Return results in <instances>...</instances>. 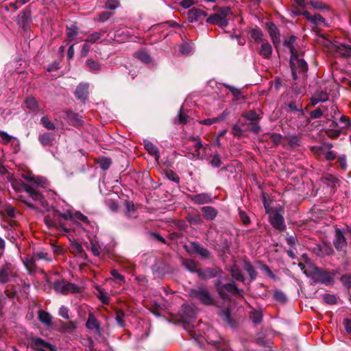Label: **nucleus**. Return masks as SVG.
Instances as JSON below:
<instances>
[{
    "instance_id": "nucleus-56",
    "label": "nucleus",
    "mask_w": 351,
    "mask_h": 351,
    "mask_svg": "<svg viewBox=\"0 0 351 351\" xmlns=\"http://www.w3.org/2000/svg\"><path fill=\"white\" fill-rule=\"evenodd\" d=\"M114 12L110 11H105L98 15L97 21L101 23H104L108 20L112 15Z\"/></svg>"
},
{
    "instance_id": "nucleus-62",
    "label": "nucleus",
    "mask_w": 351,
    "mask_h": 351,
    "mask_svg": "<svg viewBox=\"0 0 351 351\" xmlns=\"http://www.w3.org/2000/svg\"><path fill=\"white\" fill-rule=\"evenodd\" d=\"M87 65L88 68L93 71H98L101 69L100 65L93 59H88L87 60Z\"/></svg>"
},
{
    "instance_id": "nucleus-12",
    "label": "nucleus",
    "mask_w": 351,
    "mask_h": 351,
    "mask_svg": "<svg viewBox=\"0 0 351 351\" xmlns=\"http://www.w3.org/2000/svg\"><path fill=\"white\" fill-rule=\"evenodd\" d=\"M31 22V12L29 10H25L18 15L17 23L23 29H28Z\"/></svg>"
},
{
    "instance_id": "nucleus-45",
    "label": "nucleus",
    "mask_w": 351,
    "mask_h": 351,
    "mask_svg": "<svg viewBox=\"0 0 351 351\" xmlns=\"http://www.w3.org/2000/svg\"><path fill=\"white\" fill-rule=\"evenodd\" d=\"M66 31L69 41H71L77 35V27L75 25L67 27Z\"/></svg>"
},
{
    "instance_id": "nucleus-21",
    "label": "nucleus",
    "mask_w": 351,
    "mask_h": 351,
    "mask_svg": "<svg viewBox=\"0 0 351 351\" xmlns=\"http://www.w3.org/2000/svg\"><path fill=\"white\" fill-rule=\"evenodd\" d=\"M329 96L326 91L322 90H317L315 95L311 97V104L313 106L317 104L319 102H324L328 100Z\"/></svg>"
},
{
    "instance_id": "nucleus-57",
    "label": "nucleus",
    "mask_w": 351,
    "mask_h": 351,
    "mask_svg": "<svg viewBox=\"0 0 351 351\" xmlns=\"http://www.w3.org/2000/svg\"><path fill=\"white\" fill-rule=\"evenodd\" d=\"M274 298L276 301L280 302L281 303H285L287 301L286 295L282 291L280 290L276 291L274 292Z\"/></svg>"
},
{
    "instance_id": "nucleus-31",
    "label": "nucleus",
    "mask_w": 351,
    "mask_h": 351,
    "mask_svg": "<svg viewBox=\"0 0 351 351\" xmlns=\"http://www.w3.org/2000/svg\"><path fill=\"white\" fill-rule=\"evenodd\" d=\"M227 114L223 112L222 114L219 115L217 117L209 118L199 121V123L206 125H210L213 123H219L225 119Z\"/></svg>"
},
{
    "instance_id": "nucleus-28",
    "label": "nucleus",
    "mask_w": 351,
    "mask_h": 351,
    "mask_svg": "<svg viewBox=\"0 0 351 351\" xmlns=\"http://www.w3.org/2000/svg\"><path fill=\"white\" fill-rule=\"evenodd\" d=\"M44 260L46 261H51V255L42 250L36 251L34 253L32 261L35 263L36 261Z\"/></svg>"
},
{
    "instance_id": "nucleus-50",
    "label": "nucleus",
    "mask_w": 351,
    "mask_h": 351,
    "mask_svg": "<svg viewBox=\"0 0 351 351\" xmlns=\"http://www.w3.org/2000/svg\"><path fill=\"white\" fill-rule=\"evenodd\" d=\"M97 296L101 300L103 304H108L110 301L109 297H108L104 291L100 288H97Z\"/></svg>"
},
{
    "instance_id": "nucleus-52",
    "label": "nucleus",
    "mask_w": 351,
    "mask_h": 351,
    "mask_svg": "<svg viewBox=\"0 0 351 351\" xmlns=\"http://www.w3.org/2000/svg\"><path fill=\"white\" fill-rule=\"evenodd\" d=\"M98 163L102 169H107L111 165V160L106 157H102L99 158Z\"/></svg>"
},
{
    "instance_id": "nucleus-20",
    "label": "nucleus",
    "mask_w": 351,
    "mask_h": 351,
    "mask_svg": "<svg viewBox=\"0 0 351 351\" xmlns=\"http://www.w3.org/2000/svg\"><path fill=\"white\" fill-rule=\"evenodd\" d=\"M272 47L266 40L263 41L258 51L259 55L265 59H269L272 54Z\"/></svg>"
},
{
    "instance_id": "nucleus-55",
    "label": "nucleus",
    "mask_w": 351,
    "mask_h": 351,
    "mask_svg": "<svg viewBox=\"0 0 351 351\" xmlns=\"http://www.w3.org/2000/svg\"><path fill=\"white\" fill-rule=\"evenodd\" d=\"M339 123L341 124V129H348L351 126V122L350 119L345 115H342L340 117Z\"/></svg>"
},
{
    "instance_id": "nucleus-64",
    "label": "nucleus",
    "mask_w": 351,
    "mask_h": 351,
    "mask_svg": "<svg viewBox=\"0 0 351 351\" xmlns=\"http://www.w3.org/2000/svg\"><path fill=\"white\" fill-rule=\"evenodd\" d=\"M232 133L234 136L240 137L243 134V130L238 125H234L232 128Z\"/></svg>"
},
{
    "instance_id": "nucleus-7",
    "label": "nucleus",
    "mask_w": 351,
    "mask_h": 351,
    "mask_svg": "<svg viewBox=\"0 0 351 351\" xmlns=\"http://www.w3.org/2000/svg\"><path fill=\"white\" fill-rule=\"evenodd\" d=\"M229 8H222L218 13L211 14L206 19V23L208 24L217 25L221 27H226L228 25L226 19Z\"/></svg>"
},
{
    "instance_id": "nucleus-43",
    "label": "nucleus",
    "mask_w": 351,
    "mask_h": 351,
    "mask_svg": "<svg viewBox=\"0 0 351 351\" xmlns=\"http://www.w3.org/2000/svg\"><path fill=\"white\" fill-rule=\"evenodd\" d=\"M285 105L287 108H289L291 111L300 112L302 110V103L300 102V100L291 101V102H289L288 104H285Z\"/></svg>"
},
{
    "instance_id": "nucleus-2",
    "label": "nucleus",
    "mask_w": 351,
    "mask_h": 351,
    "mask_svg": "<svg viewBox=\"0 0 351 351\" xmlns=\"http://www.w3.org/2000/svg\"><path fill=\"white\" fill-rule=\"evenodd\" d=\"M304 274L312 278L314 282H321L326 285H331L334 282V276L330 272L323 271L317 267H313L310 271L305 270Z\"/></svg>"
},
{
    "instance_id": "nucleus-42",
    "label": "nucleus",
    "mask_w": 351,
    "mask_h": 351,
    "mask_svg": "<svg viewBox=\"0 0 351 351\" xmlns=\"http://www.w3.org/2000/svg\"><path fill=\"white\" fill-rule=\"evenodd\" d=\"M288 145L291 147H295L300 145V138L297 135H289L286 136Z\"/></svg>"
},
{
    "instance_id": "nucleus-60",
    "label": "nucleus",
    "mask_w": 351,
    "mask_h": 351,
    "mask_svg": "<svg viewBox=\"0 0 351 351\" xmlns=\"http://www.w3.org/2000/svg\"><path fill=\"white\" fill-rule=\"evenodd\" d=\"M119 5V0H107L105 4V8L109 10H115Z\"/></svg>"
},
{
    "instance_id": "nucleus-9",
    "label": "nucleus",
    "mask_w": 351,
    "mask_h": 351,
    "mask_svg": "<svg viewBox=\"0 0 351 351\" xmlns=\"http://www.w3.org/2000/svg\"><path fill=\"white\" fill-rule=\"evenodd\" d=\"M15 275L14 265L10 263H6L0 267V283H7Z\"/></svg>"
},
{
    "instance_id": "nucleus-10",
    "label": "nucleus",
    "mask_w": 351,
    "mask_h": 351,
    "mask_svg": "<svg viewBox=\"0 0 351 351\" xmlns=\"http://www.w3.org/2000/svg\"><path fill=\"white\" fill-rule=\"evenodd\" d=\"M215 286L219 295L223 299L228 298L226 292L232 294H237L239 293V290L234 283H228L221 285L220 281H217Z\"/></svg>"
},
{
    "instance_id": "nucleus-16",
    "label": "nucleus",
    "mask_w": 351,
    "mask_h": 351,
    "mask_svg": "<svg viewBox=\"0 0 351 351\" xmlns=\"http://www.w3.org/2000/svg\"><path fill=\"white\" fill-rule=\"evenodd\" d=\"M88 84L81 83L80 84L75 91V97L81 101H85L88 95Z\"/></svg>"
},
{
    "instance_id": "nucleus-24",
    "label": "nucleus",
    "mask_w": 351,
    "mask_h": 351,
    "mask_svg": "<svg viewBox=\"0 0 351 351\" xmlns=\"http://www.w3.org/2000/svg\"><path fill=\"white\" fill-rule=\"evenodd\" d=\"M191 200L198 204H208L212 202L210 195L208 193L196 194L191 197Z\"/></svg>"
},
{
    "instance_id": "nucleus-1",
    "label": "nucleus",
    "mask_w": 351,
    "mask_h": 351,
    "mask_svg": "<svg viewBox=\"0 0 351 351\" xmlns=\"http://www.w3.org/2000/svg\"><path fill=\"white\" fill-rule=\"evenodd\" d=\"M29 184H24V190L29 195L30 199L26 202V204L34 209H46L47 202L44 197L37 191L39 187H43L46 180L43 177H23Z\"/></svg>"
},
{
    "instance_id": "nucleus-5",
    "label": "nucleus",
    "mask_w": 351,
    "mask_h": 351,
    "mask_svg": "<svg viewBox=\"0 0 351 351\" xmlns=\"http://www.w3.org/2000/svg\"><path fill=\"white\" fill-rule=\"evenodd\" d=\"M189 295L193 298L197 299L204 305L210 306L214 304L213 298L209 291L203 287L191 289L189 291Z\"/></svg>"
},
{
    "instance_id": "nucleus-11",
    "label": "nucleus",
    "mask_w": 351,
    "mask_h": 351,
    "mask_svg": "<svg viewBox=\"0 0 351 351\" xmlns=\"http://www.w3.org/2000/svg\"><path fill=\"white\" fill-rule=\"evenodd\" d=\"M206 16L207 13L205 11L197 8H193L187 12L188 20L191 23L199 21Z\"/></svg>"
},
{
    "instance_id": "nucleus-49",
    "label": "nucleus",
    "mask_w": 351,
    "mask_h": 351,
    "mask_svg": "<svg viewBox=\"0 0 351 351\" xmlns=\"http://www.w3.org/2000/svg\"><path fill=\"white\" fill-rule=\"evenodd\" d=\"M136 57L140 59L142 62L148 63L151 62V58L149 55L144 51H139L136 53Z\"/></svg>"
},
{
    "instance_id": "nucleus-26",
    "label": "nucleus",
    "mask_w": 351,
    "mask_h": 351,
    "mask_svg": "<svg viewBox=\"0 0 351 351\" xmlns=\"http://www.w3.org/2000/svg\"><path fill=\"white\" fill-rule=\"evenodd\" d=\"M191 245L192 250L198 254L201 257L206 258L210 257V252L202 245L195 242L191 243Z\"/></svg>"
},
{
    "instance_id": "nucleus-51",
    "label": "nucleus",
    "mask_w": 351,
    "mask_h": 351,
    "mask_svg": "<svg viewBox=\"0 0 351 351\" xmlns=\"http://www.w3.org/2000/svg\"><path fill=\"white\" fill-rule=\"evenodd\" d=\"M192 50L191 44L184 43L179 46V52L182 54H189Z\"/></svg>"
},
{
    "instance_id": "nucleus-6",
    "label": "nucleus",
    "mask_w": 351,
    "mask_h": 351,
    "mask_svg": "<svg viewBox=\"0 0 351 351\" xmlns=\"http://www.w3.org/2000/svg\"><path fill=\"white\" fill-rule=\"evenodd\" d=\"M337 112V107L335 104H330L329 106H322L311 112L310 116L312 119H319L322 115L328 119L333 118Z\"/></svg>"
},
{
    "instance_id": "nucleus-18",
    "label": "nucleus",
    "mask_w": 351,
    "mask_h": 351,
    "mask_svg": "<svg viewBox=\"0 0 351 351\" xmlns=\"http://www.w3.org/2000/svg\"><path fill=\"white\" fill-rule=\"evenodd\" d=\"M334 49L341 57L348 58L351 56V45L344 43H337L334 45Z\"/></svg>"
},
{
    "instance_id": "nucleus-14",
    "label": "nucleus",
    "mask_w": 351,
    "mask_h": 351,
    "mask_svg": "<svg viewBox=\"0 0 351 351\" xmlns=\"http://www.w3.org/2000/svg\"><path fill=\"white\" fill-rule=\"evenodd\" d=\"M88 239L90 241V249L93 254L95 256H99L103 250V243L95 236H89Z\"/></svg>"
},
{
    "instance_id": "nucleus-46",
    "label": "nucleus",
    "mask_w": 351,
    "mask_h": 351,
    "mask_svg": "<svg viewBox=\"0 0 351 351\" xmlns=\"http://www.w3.org/2000/svg\"><path fill=\"white\" fill-rule=\"evenodd\" d=\"M243 117L252 122H258L261 119L260 115L254 110H250L245 112Z\"/></svg>"
},
{
    "instance_id": "nucleus-37",
    "label": "nucleus",
    "mask_w": 351,
    "mask_h": 351,
    "mask_svg": "<svg viewBox=\"0 0 351 351\" xmlns=\"http://www.w3.org/2000/svg\"><path fill=\"white\" fill-rule=\"evenodd\" d=\"M250 36L256 43H263L265 41L263 38V33L258 27L252 29L250 30Z\"/></svg>"
},
{
    "instance_id": "nucleus-25",
    "label": "nucleus",
    "mask_w": 351,
    "mask_h": 351,
    "mask_svg": "<svg viewBox=\"0 0 351 351\" xmlns=\"http://www.w3.org/2000/svg\"><path fill=\"white\" fill-rule=\"evenodd\" d=\"M332 145L330 143H326L324 144L320 147V153L323 155H324V157L328 160H332L335 158V154L333 153L332 151L330 150Z\"/></svg>"
},
{
    "instance_id": "nucleus-8",
    "label": "nucleus",
    "mask_w": 351,
    "mask_h": 351,
    "mask_svg": "<svg viewBox=\"0 0 351 351\" xmlns=\"http://www.w3.org/2000/svg\"><path fill=\"white\" fill-rule=\"evenodd\" d=\"M53 288L58 293L67 294L69 293H76L78 291V287L73 283L65 280H57L53 283Z\"/></svg>"
},
{
    "instance_id": "nucleus-22",
    "label": "nucleus",
    "mask_w": 351,
    "mask_h": 351,
    "mask_svg": "<svg viewBox=\"0 0 351 351\" xmlns=\"http://www.w3.org/2000/svg\"><path fill=\"white\" fill-rule=\"evenodd\" d=\"M269 34L271 38L272 43L276 47L280 44V32L278 27L274 24L269 26Z\"/></svg>"
},
{
    "instance_id": "nucleus-34",
    "label": "nucleus",
    "mask_w": 351,
    "mask_h": 351,
    "mask_svg": "<svg viewBox=\"0 0 351 351\" xmlns=\"http://www.w3.org/2000/svg\"><path fill=\"white\" fill-rule=\"evenodd\" d=\"M25 107L32 112H36L38 109V104L34 97H29L24 101Z\"/></svg>"
},
{
    "instance_id": "nucleus-59",
    "label": "nucleus",
    "mask_w": 351,
    "mask_h": 351,
    "mask_svg": "<svg viewBox=\"0 0 351 351\" xmlns=\"http://www.w3.org/2000/svg\"><path fill=\"white\" fill-rule=\"evenodd\" d=\"M110 274L116 280H119V282H117V283L119 286L121 285V282H124L125 281V277L123 275L120 274L117 270L112 269L111 270Z\"/></svg>"
},
{
    "instance_id": "nucleus-33",
    "label": "nucleus",
    "mask_w": 351,
    "mask_h": 351,
    "mask_svg": "<svg viewBox=\"0 0 351 351\" xmlns=\"http://www.w3.org/2000/svg\"><path fill=\"white\" fill-rule=\"evenodd\" d=\"M86 326L90 330L95 329L97 332H99V323L92 313L88 315Z\"/></svg>"
},
{
    "instance_id": "nucleus-41",
    "label": "nucleus",
    "mask_w": 351,
    "mask_h": 351,
    "mask_svg": "<svg viewBox=\"0 0 351 351\" xmlns=\"http://www.w3.org/2000/svg\"><path fill=\"white\" fill-rule=\"evenodd\" d=\"M250 318L254 324H259L263 320L262 312L261 311L253 310L250 313Z\"/></svg>"
},
{
    "instance_id": "nucleus-23",
    "label": "nucleus",
    "mask_w": 351,
    "mask_h": 351,
    "mask_svg": "<svg viewBox=\"0 0 351 351\" xmlns=\"http://www.w3.org/2000/svg\"><path fill=\"white\" fill-rule=\"evenodd\" d=\"M143 145L147 152L154 157L156 161H158L159 159V151L155 145L148 140H144Z\"/></svg>"
},
{
    "instance_id": "nucleus-61",
    "label": "nucleus",
    "mask_w": 351,
    "mask_h": 351,
    "mask_svg": "<svg viewBox=\"0 0 351 351\" xmlns=\"http://www.w3.org/2000/svg\"><path fill=\"white\" fill-rule=\"evenodd\" d=\"M73 221H82V222H84V223H88V220L87 217L84 215L80 212H76V213H73Z\"/></svg>"
},
{
    "instance_id": "nucleus-4",
    "label": "nucleus",
    "mask_w": 351,
    "mask_h": 351,
    "mask_svg": "<svg viewBox=\"0 0 351 351\" xmlns=\"http://www.w3.org/2000/svg\"><path fill=\"white\" fill-rule=\"evenodd\" d=\"M191 139L195 142L193 145L194 151L193 153L189 154V158L191 159H208L207 149L208 145H203L200 138L197 137H191Z\"/></svg>"
},
{
    "instance_id": "nucleus-15",
    "label": "nucleus",
    "mask_w": 351,
    "mask_h": 351,
    "mask_svg": "<svg viewBox=\"0 0 351 351\" xmlns=\"http://www.w3.org/2000/svg\"><path fill=\"white\" fill-rule=\"evenodd\" d=\"M269 222L275 229L281 230L285 228L284 218L278 213L269 215Z\"/></svg>"
},
{
    "instance_id": "nucleus-19",
    "label": "nucleus",
    "mask_w": 351,
    "mask_h": 351,
    "mask_svg": "<svg viewBox=\"0 0 351 351\" xmlns=\"http://www.w3.org/2000/svg\"><path fill=\"white\" fill-rule=\"evenodd\" d=\"M205 339L208 343L215 344L220 340L218 332L213 328H208L205 333Z\"/></svg>"
},
{
    "instance_id": "nucleus-32",
    "label": "nucleus",
    "mask_w": 351,
    "mask_h": 351,
    "mask_svg": "<svg viewBox=\"0 0 351 351\" xmlns=\"http://www.w3.org/2000/svg\"><path fill=\"white\" fill-rule=\"evenodd\" d=\"M66 119L70 124L75 125V126L80 124L81 119H80V116L78 115V114H77L71 110H68L66 112Z\"/></svg>"
},
{
    "instance_id": "nucleus-54",
    "label": "nucleus",
    "mask_w": 351,
    "mask_h": 351,
    "mask_svg": "<svg viewBox=\"0 0 351 351\" xmlns=\"http://www.w3.org/2000/svg\"><path fill=\"white\" fill-rule=\"evenodd\" d=\"M324 301L328 304H335L337 302V297L333 294L326 293L323 295Z\"/></svg>"
},
{
    "instance_id": "nucleus-27",
    "label": "nucleus",
    "mask_w": 351,
    "mask_h": 351,
    "mask_svg": "<svg viewBox=\"0 0 351 351\" xmlns=\"http://www.w3.org/2000/svg\"><path fill=\"white\" fill-rule=\"evenodd\" d=\"M309 21L311 23L320 25L322 23H325V19L319 14H315L314 15L311 14L308 12L304 11L302 13Z\"/></svg>"
},
{
    "instance_id": "nucleus-36",
    "label": "nucleus",
    "mask_w": 351,
    "mask_h": 351,
    "mask_svg": "<svg viewBox=\"0 0 351 351\" xmlns=\"http://www.w3.org/2000/svg\"><path fill=\"white\" fill-rule=\"evenodd\" d=\"M38 319L39 320L47 326L52 325L51 317L49 313L44 311H38Z\"/></svg>"
},
{
    "instance_id": "nucleus-58",
    "label": "nucleus",
    "mask_w": 351,
    "mask_h": 351,
    "mask_svg": "<svg viewBox=\"0 0 351 351\" xmlns=\"http://www.w3.org/2000/svg\"><path fill=\"white\" fill-rule=\"evenodd\" d=\"M76 328V326L74 322H69L68 323L64 324L62 326L61 330L62 331L64 332H73Z\"/></svg>"
},
{
    "instance_id": "nucleus-13",
    "label": "nucleus",
    "mask_w": 351,
    "mask_h": 351,
    "mask_svg": "<svg viewBox=\"0 0 351 351\" xmlns=\"http://www.w3.org/2000/svg\"><path fill=\"white\" fill-rule=\"evenodd\" d=\"M334 245L335 248L339 250H344L347 245L346 239L345 238L344 234L340 229L337 228L335 230V236L333 241Z\"/></svg>"
},
{
    "instance_id": "nucleus-53",
    "label": "nucleus",
    "mask_w": 351,
    "mask_h": 351,
    "mask_svg": "<svg viewBox=\"0 0 351 351\" xmlns=\"http://www.w3.org/2000/svg\"><path fill=\"white\" fill-rule=\"evenodd\" d=\"M41 123L43 125L47 130H55V125L48 119L47 117H43L41 118Z\"/></svg>"
},
{
    "instance_id": "nucleus-48",
    "label": "nucleus",
    "mask_w": 351,
    "mask_h": 351,
    "mask_svg": "<svg viewBox=\"0 0 351 351\" xmlns=\"http://www.w3.org/2000/svg\"><path fill=\"white\" fill-rule=\"evenodd\" d=\"M185 268L191 272H194L197 269V263L191 259H186L183 263Z\"/></svg>"
},
{
    "instance_id": "nucleus-29",
    "label": "nucleus",
    "mask_w": 351,
    "mask_h": 351,
    "mask_svg": "<svg viewBox=\"0 0 351 351\" xmlns=\"http://www.w3.org/2000/svg\"><path fill=\"white\" fill-rule=\"evenodd\" d=\"M202 211L207 220H213L217 215V210L211 206H204L202 208Z\"/></svg>"
},
{
    "instance_id": "nucleus-47",
    "label": "nucleus",
    "mask_w": 351,
    "mask_h": 351,
    "mask_svg": "<svg viewBox=\"0 0 351 351\" xmlns=\"http://www.w3.org/2000/svg\"><path fill=\"white\" fill-rule=\"evenodd\" d=\"M244 269L248 273V274L250 277V279L252 280H255V278H256L257 274H256L255 269H254V267L250 264V263L245 262L244 264Z\"/></svg>"
},
{
    "instance_id": "nucleus-40",
    "label": "nucleus",
    "mask_w": 351,
    "mask_h": 351,
    "mask_svg": "<svg viewBox=\"0 0 351 351\" xmlns=\"http://www.w3.org/2000/svg\"><path fill=\"white\" fill-rule=\"evenodd\" d=\"M230 271L231 273L232 276L237 280H239L241 282L244 280V277L242 274V271L237 265H232L230 267Z\"/></svg>"
},
{
    "instance_id": "nucleus-17",
    "label": "nucleus",
    "mask_w": 351,
    "mask_h": 351,
    "mask_svg": "<svg viewBox=\"0 0 351 351\" xmlns=\"http://www.w3.org/2000/svg\"><path fill=\"white\" fill-rule=\"evenodd\" d=\"M197 272L201 278L209 279L217 276L221 273V270L219 269L206 268L198 269Z\"/></svg>"
},
{
    "instance_id": "nucleus-63",
    "label": "nucleus",
    "mask_w": 351,
    "mask_h": 351,
    "mask_svg": "<svg viewBox=\"0 0 351 351\" xmlns=\"http://www.w3.org/2000/svg\"><path fill=\"white\" fill-rule=\"evenodd\" d=\"M341 281L348 288L351 287V275H343L341 278Z\"/></svg>"
},
{
    "instance_id": "nucleus-30",
    "label": "nucleus",
    "mask_w": 351,
    "mask_h": 351,
    "mask_svg": "<svg viewBox=\"0 0 351 351\" xmlns=\"http://www.w3.org/2000/svg\"><path fill=\"white\" fill-rule=\"evenodd\" d=\"M71 250L72 253L75 254V255L80 256L82 258L86 257V254L83 249L82 245L77 241L72 242L71 244Z\"/></svg>"
},
{
    "instance_id": "nucleus-44",
    "label": "nucleus",
    "mask_w": 351,
    "mask_h": 351,
    "mask_svg": "<svg viewBox=\"0 0 351 351\" xmlns=\"http://www.w3.org/2000/svg\"><path fill=\"white\" fill-rule=\"evenodd\" d=\"M296 36H291L289 38V39L285 41V45L289 49L291 55L298 52L294 47V43L296 40Z\"/></svg>"
},
{
    "instance_id": "nucleus-39",
    "label": "nucleus",
    "mask_w": 351,
    "mask_h": 351,
    "mask_svg": "<svg viewBox=\"0 0 351 351\" xmlns=\"http://www.w3.org/2000/svg\"><path fill=\"white\" fill-rule=\"evenodd\" d=\"M105 33L106 31L95 32L89 34L85 39L84 42L88 43L90 44H93L97 40H99Z\"/></svg>"
},
{
    "instance_id": "nucleus-3",
    "label": "nucleus",
    "mask_w": 351,
    "mask_h": 351,
    "mask_svg": "<svg viewBox=\"0 0 351 351\" xmlns=\"http://www.w3.org/2000/svg\"><path fill=\"white\" fill-rule=\"evenodd\" d=\"M290 66L294 80L297 78V73H305L308 70L307 63L298 52L291 55Z\"/></svg>"
},
{
    "instance_id": "nucleus-35",
    "label": "nucleus",
    "mask_w": 351,
    "mask_h": 351,
    "mask_svg": "<svg viewBox=\"0 0 351 351\" xmlns=\"http://www.w3.org/2000/svg\"><path fill=\"white\" fill-rule=\"evenodd\" d=\"M39 141L45 146L51 145L54 140V135L52 133L46 132L39 136Z\"/></svg>"
},
{
    "instance_id": "nucleus-38",
    "label": "nucleus",
    "mask_w": 351,
    "mask_h": 351,
    "mask_svg": "<svg viewBox=\"0 0 351 351\" xmlns=\"http://www.w3.org/2000/svg\"><path fill=\"white\" fill-rule=\"evenodd\" d=\"M112 177H103L102 181L99 182V189L101 191L103 188L106 189L108 191H111L114 190V188L115 187V185H110V182L112 180Z\"/></svg>"
}]
</instances>
